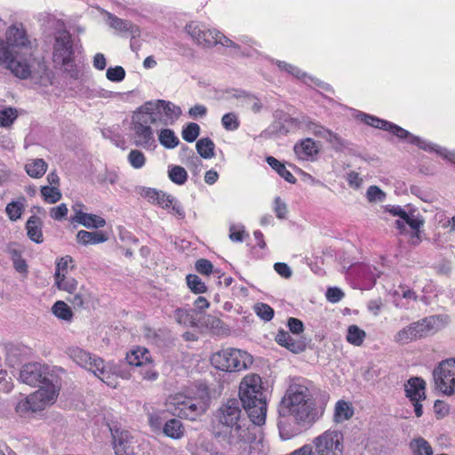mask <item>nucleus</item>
<instances>
[{
    "instance_id": "1",
    "label": "nucleus",
    "mask_w": 455,
    "mask_h": 455,
    "mask_svg": "<svg viewBox=\"0 0 455 455\" xmlns=\"http://www.w3.org/2000/svg\"><path fill=\"white\" fill-rule=\"evenodd\" d=\"M261 431L250 425L240 400H227L214 412L212 435L220 442L243 449L241 455H267L257 440Z\"/></svg>"
},
{
    "instance_id": "2",
    "label": "nucleus",
    "mask_w": 455,
    "mask_h": 455,
    "mask_svg": "<svg viewBox=\"0 0 455 455\" xmlns=\"http://www.w3.org/2000/svg\"><path fill=\"white\" fill-rule=\"evenodd\" d=\"M20 378L23 383L39 387L36 392L39 398H54L59 395L60 379L54 374H45L40 363L25 364L20 370Z\"/></svg>"
},
{
    "instance_id": "3",
    "label": "nucleus",
    "mask_w": 455,
    "mask_h": 455,
    "mask_svg": "<svg viewBox=\"0 0 455 455\" xmlns=\"http://www.w3.org/2000/svg\"><path fill=\"white\" fill-rule=\"evenodd\" d=\"M52 61L62 68L69 77L78 78V69L75 63V48L71 34L66 30H58L54 34Z\"/></svg>"
},
{
    "instance_id": "4",
    "label": "nucleus",
    "mask_w": 455,
    "mask_h": 455,
    "mask_svg": "<svg viewBox=\"0 0 455 455\" xmlns=\"http://www.w3.org/2000/svg\"><path fill=\"white\" fill-rule=\"evenodd\" d=\"M279 404L303 427H309L316 422L325 409V403H317L316 400H280Z\"/></svg>"
},
{
    "instance_id": "5",
    "label": "nucleus",
    "mask_w": 455,
    "mask_h": 455,
    "mask_svg": "<svg viewBox=\"0 0 455 455\" xmlns=\"http://www.w3.org/2000/svg\"><path fill=\"white\" fill-rule=\"evenodd\" d=\"M344 436L340 431H325L316 436L312 444H305L290 455H343Z\"/></svg>"
},
{
    "instance_id": "6",
    "label": "nucleus",
    "mask_w": 455,
    "mask_h": 455,
    "mask_svg": "<svg viewBox=\"0 0 455 455\" xmlns=\"http://www.w3.org/2000/svg\"><path fill=\"white\" fill-rule=\"evenodd\" d=\"M159 121L160 118L157 117V114L152 116L148 110L144 109V106L134 112L132 117V129L134 132L133 140L137 147L148 149L156 148L153 129L160 127L157 124Z\"/></svg>"
},
{
    "instance_id": "7",
    "label": "nucleus",
    "mask_w": 455,
    "mask_h": 455,
    "mask_svg": "<svg viewBox=\"0 0 455 455\" xmlns=\"http://www.w3.org/2000/svg\"><path fill=\"white\" fill-rule=\"evenodd\" d=\"M211 363L220 371L232 372L249 368L253 363V358L246 351L227 348L214 353L211 357Z\"/></svg>"
},
{
    "instance_id": "8",
    "label": "nucleus",
    "mask_w": 455,
    "mask_h": 455,
    "mask_svg": "<svg viewBox=\"0 0 455 455\" xmlns=\"http://www.w3.org/2000/svg\"><path fill=\"white\" fill-rule=\"evenodd\" d=\"M435 388L443 395H455V359L442 361L433 371Z\"/></svg>"
},
{
    "instance_id": "9",
    "label": "nucleus",
    "mask_w": 455,
    "mask_h": 455,
    "mask_svg": "<svg viewBox=\"0 0 455 455\" xmlns=\"http://www.w3.org/2000/svg\"><path fill=\"white\" fill-rule=\"evenodd\" d=\"M0 65L20 79H27L30 76L31 69L27 60L19 56L18 52L7 46L1 38Z\"/></svg>"
},
{
    "instance_id": "10",
    "label": "nucleus",
    "mask_w": 455,
    "mask_h": 455,
    "mask_svg": "<svg viewBox=\"0 0 455 455\" xmlns=\"http://www.w3.org/2000/svg\"><path fill=\"white\" fill-rule=\"evenodd\" d=\"M438 317L430 316L421 321L412 323L403 330L399 331L395 336V340L400 343H408L417 339L427 337L435 332V325Z\"/></svg>"
},
{
    "instance_id": "11",
    "label": "nucleus",
    "mask_w": 455,
    "mask_h": 455,
    "mask_svg": "<svg viewBox=\"0 0 455 455\" xmlns=\"http://www.w3.org/2000/svg\"><path fill=\"white\" fill-rule=\"evenodd\" d=\"M289 121L291 123H298L301 127H306L311 131L315 136L325 139L336 151H343L349 145L347 140L340 138L338 134L313 122L307 116H302L299 120L290 117Z\"/></svg>"
},
{
    "instance_id": "12",
    "label": "nucleus",
    "mask_w": 455,
    "mask_h": 455,
    "mask_svg": "<svg viewBox=\"0 0 455 455\" xmlns=\"http://www.w3.org/2000/svg\"><path fill=\"white\" fill-rule=\"evenodd\" d=\"M116 455H138L133 437L117 423L108 424Z\"/></svg>"
},
{
    "instance_id": "13",
    "label": "nucleus",
    "mask_w": 455,
    "mask_h": 455,
    "mask_svg": "<svg viewBox=\"0 0 455 455\" xmlns=\"http://www.w3.org/2000/svg\"><path fill=\"white\" fill-rule=\"evenodd\" d=\"M240 402L250 425H253L260 430L259 427L266 422L267 400H240Z\"/></svg>"
},
{
    "instance_id": "14",
    "label": "nucleus",
    "mask_w": 455,
    "mask_h": 455,
    "mask_svg": "<svg viewBox=\"0 0 455 455\" xmlns=\"http://www.w3.org/2000/svg\"><path fill=\"white\" fill-rule=\"evenodd\" d=\"M143 106L144 109L148 110L152 116L157 114V117L160 118L157 124L160 126L167 125L169 119L178 118L181 114V110L179 107L165 100H157L156 102L149 101Z\"/></svg>"
},
{
    "instance_id": "15",
    "label": "nucleus",
    "mask_w": 455,
    "mask_h": 455,
    "mask_svg": "<svg viewBox=\"0 0 455 455\" xmlns=\"http://www.w3.org/2000/svg\"><path fill=\"white\" fill-rule=\"evenodd\" d=\"M387 210L393 215L398 216L400 219L395 221V226L400 230V234L406 232L405 225L407 224L412 230H418L424 225L422 217L414 216L412 212H406L401 206H388Z\"/></svg>"
},
{
    "instance_id": "16",
    "label": "nucleus",
    "mask_w": 455,
    "mask_h": 455,
    "mask_svg": "<svg viewBox=\"0 0 455 455\" xmlns=\"http://www.w3.org/2000/svg\"><path fill=\"white\" fill-rule=\"evenodd\" d=\"M185 30L199 45L207 48L216 45V31L207 29L202 24L192 21L185 27Z\"/></svg>"
},
{
    "instance_id": "17",
    "label": "nucleus",
    "mask_w": 455,
    "mask_h": 455,
    "mask_svg": "<svg viewBox=\"0 0 455 455\" xmlns=\"http://www.w3.org/2000/svg\"><path fill=\"white\" fill-rule=\"evenodd\" d=\"M264 387L259 375L251 373L246 375L239 386V398H258L263 396Z\"/></svg>"
},
{
    "instance_id": "18",
    "label": "nucleus",
    "mask_w": 455,
    "mask_h": 455,
    "mask_svg": "<svg viewBox=\"0 0 455 455\" xmlns=\"http://www.w3.org/2000/svg\"><path fill=\"white\" fill-rule=\"evenodd\" d=\"M280 404H278V430L280 437L283 440H290L291 438L298 435L301 432V425L297 424L296 420H291V415L283 411Z\"/></svg>"
},
{
    "instance_id": "19",
    "label": "nucleus",
    "mask_w": 455,
    "mask_h": 455,
    "mask_svg": "<svg viewBox=\"0 0 455 455\" xmlns=\"http://www.w3.org/2000/svg\"><path fill=\"white\" fill-rule=\"evenodd\" d=\"M193 400H181L177 403V415L180 418H186L195 420L196 417L204 414L209 408V400H200L199 403H194Z\"/></svg>"
},
{
    "instance_id": "20",
    "label": "nucleus",
    "mask_w": 455,
    "mask_h": 455,
    "mask_svg": "<svg viewBox=\"0 0 455 455\" xmlns=\"http://www.w3.org/2000/svg\"><path fill=\"white\" fill-rule=\"evenodd\" d=\"M69 357L78 365L92 371L96 367H102V359L98 356H92L89 352L78 347H72L68 349Z\"/></svg>"
},
{
    "instance_id": "21",
    "label": "nucleus",
    "mask_w": 455,
    "mask_h": 455,
    "mask_svg": "<svg viewBox=\"0 0 455 455\" xmlns=\"http://www.w3.org/2000/svg\"><path fill=\"white\" fill-rule=\"evenodd\" d=\"M7 46L13 50V47L28 48L30 47V41L22 24L20 26L12 25L6 31Z\"/></svg>"
},
{
    "instance_id": "22",
    "label": "nucleus",
    "mask_w": 455,
    "mask_h": 455,
    "mask_svg": "<svg viewBox=\"0 0 455 455\" xmlns=\"http://www.w3.org/2000/svg\"><path fill=\"white\" fill-rule=\"evenodd\" d=\"M52 400H20L15 406L16 412L20 417H30L34 414L44 411Z\"/></svg>"
},
{
    "instance_id": "23",
    "label": "nucleus",
    "mask_w": 455,
    "mask_h": 455,
    "mask_svg": "<svg viewBox=\"0 0 455 455\" xmlns=\"http://www.w3.org/2000/svg\"><path fill=\"white\" fill-rule=\"evenodd\" d=\"M317 395L316 388L310 382L293 380L283 398H312Z\"/></svg>"
},
{
    "instance_id": "24",
    "label": "nucleus",
    "mask_w": 455,
    "mask_h": 455,
    "mask_svg": "<svg viewBox=\"0 0 455 455\" xmlns=\"http://www.w3.org/2000/svg\"><path fill=\"white\" fill-rule=\"evenodd\" d=\"M275 341L293 354H299L307 348V343L304 339H295L288 331L283 330L277 332Z\"/></svg>"
},
{
    "instance_id": "25",
    "label": "nucleus",
    "mask_w": 455,
    "mask_h": 455,
    "mask_svg": "<svg viewBox=\"0 0 455 455\" xmlns=\"http://www.w3.org/2000/svg\"><path fill=\"white\" fill-rule=\"evenodd\" d=\"M106 16L107 23L112 28L121 33H128L133 38L140 36L139 28L130 20L120 19L108 12H106Z\"/></svg>"
},
{
    "instance_id": "26",
    "label": "nucleus",
    "mask_w": 455,
    "mask_h": 455,
    "mask_svg": "<svg viewBox=\"0 0 455 455\" xmlns=\"http://www.w3.org/2000/svg\"><path fill=\"white\" fill-rule=\"evenodd\" d=\"M387 131L391 132L393 134H395L396 137L400 139L408 140V141L411 144L416 145L423 150L431 151L432 148H435L433 144L427 143V141L421 140L419 137L412 135L408 131L393 123H390V127L387 128Z\"/></svg>"
},
{
    "instance_id": "27",
    "label": "nucleus",
    "mask_w": 455,
    "mask_h": 455,
    "mask_svg": "<svg viewBox=\"0 0 455 455\" xmlns=\"http://www.w3.org/2000/svg\"><path fill=\"white\" fill-rule=\"evenodd\" d=\"M75 216L72 221L77 222L87 228H100L106 225V220L98 215L83 212L82 210H76V205L73 206Z\"/></svg>"
},
{
    "instance_id": "28",
    "label": "nucleus",
    "mask_w": 455,
    "mask_h": 455,
    "mask_svg": "<svg viewBox=\"0 0 455 455\" xmlns=\"http://www.w3.org/2000/svg\"><path fill=\"white\" fill-rule=\"evenodd\" d=\"M404 391L407 398H427L426 382L420 377H411L404 383Z\"/></svg>"
},
{
    "instance_id": "29",
    "label": "nucleus",
    "mask_w": 455,
    "mask_h": 455,
    "mask_svg": "<svg viewBox=\"0 0 455 455\" xmlns=\"http://www.w3.org/2000/svg\"><path fill=\"white\" fill-rule=\"evenodd\" d=\"M152 359L150 352L142 347H137L135 349H132L130 352L126 354L125 360L129 365H133L137 367H142L144 365H148L150 360Z\"/></svg>"
},
{
    "instance_id": "30",
    "label": "nucleus",
    "mask_w": 455,
    "mask_h": 455,
    "mask_svg": "<svg viewBox=\"0 0 455 455\" xmlns=\"http://www.w3.org/2000/svg\"><path fill=\"white\" fill-rule=\"evenodd\" d=\"M184 398H210L209 387L204 381L197 380L184 387L180 394Z\"/></svg>"
},
{
    "instance_id": "31",
    "label": "nucleus",
    "mask_w": 455,
    "mask_h": 455,
    "mask_svg": "<svg viewBox=\"0 0 455 455\" xmlns=\"http://www.w3.org/2000/svg\"><path fill=\"white\" fill-rule=\"evenodd\" d=\"M355 414V408L351 402L347 400H338L333 413V421L342 423L350 419Z\"/></svg>"
},
{
    "instance_id": "32",
    "label": "nucleus",
    "mask_w": 455,
    "mask_h": 455,
    "mask_svg": "<svg viewBox=\"0 0 455 455\" xmlns=\"http://www.w3.org/2000/svg\"><path fill=\"white\" fill-rule=\"evenodd\" d=\"M108 239L107 234L103 231L80 230L76 234V242L83 245L98 244L106 242Z\"/></svg>"
},
{
    "instance_id": "33",
    "label": "nucleus",
    "mask_w": 455,
    "mask_h": 455,
    "mask_svg": "<svg viewBox=\"0 0 455 455\" xmlns=\"http://www.w3.org/2000/svg\"><path fill=\"white\" fill-rule=\"evenodd\" d=\"M294 152L299 159L305 160L318 153V148L315 142L310 139L302 140L294 146Z\"/></svg>"
},
{
    "instance_id": "34",
    "label": "nucleus",
    "mask_w": 455,
    "mask_h": 455,
    "mask_svg": "<svg viewBox=\"0 0 455 455\" xmlns=\"http://www.w3.org/2000/svg\"><path fill=\"white\" fill-rule=\"evenodd\" d=\"M27 235L28 238L36 243H43L42 221L39 217L33 215L26 223Z\"/></svg>"
},
{
    "instance_id": "35",
    "label": "nucleus",
    "mask_w": 455,
    "mask_h": 455,
    "mask_svg": "<svg viewBox=\"0 0 455 455\" xmlns=\"http://www.w3.org/2000/svg\"><path fill=\"white\" fill-rule=\"evenodd\" d=\"M67 300L75 309L84 308V305L91 300V292L84 286L76 290L73 294H69Z\"/></svg>"
},
{
    "instance_id": "36",
    "label": "nucleus",
    "mask_w": 455,
    "mask_h": 455,
    "mask_svg": "<svg viewBox=\"0 0 455 455\" xmlns=\"http://www.w3.org/2000/svg\"><path fill=\"white\" fill-rule=\"evenodd\" d=\"M267 163L272 169H274L282 178L291 184H295L296 178L288 171L285 165L274 156H267Z\"/></svg>"
},
{
    "instance_id": "37",
    "label": "nucleus",
    "mask_w": 455,
    "mask_h": 455,
    "mask_svg": "<svg viewBox=\"0 0 455 455\" xmlns=\"http://www.w3.org/2000/svg\"><path fill=\"white\" fill-rule=\"evenodd\" d=\"M204 323L213 334L216 335L228 334L229 331L228 326L220 318L212 315H208L204 318Z\"/></svg>"
},
{
    "instance_id": "38",
    "label": "nucleus",
    "mask_w": 455,
    "mask_h": 455,
    "mask_svg": "<svg viewBox=\"0 0 455 455\" xmlns=\"http://www.w3.org/2000/svg\"><path fill=\"white\" fill-rule=\"evenodd\" d=\"M164 433L166 436L172 439H179L184 434V427L180 420L172 419L167 420L164 426Z\"/></svg>"
},
{
    "instance_id": "39",
    "label": "nucleus",
    "mask_w": 455,
    "mask_h": 455,
    "mask_svg": "<svg viewBox=\"0 0 455 455\" xmlns=\"http://www.w3.org/2000/svg\"><path fill=\"white\" fill-rule=\"evenodd\" d=\"M93 374L97 376L101 381L106 383L108 387H116L117 386V380L115 377L114 373L109 371V366H106L104 361L102 360V367L99 366V369L96 367L92 370Z\"/></svg>"
},
{
    "instance_id": "40",
    "label": "nucleus",
    "mask_w": 455,
    "mask_h": 455,
    "mask_svg": "<svg viewBox=\"0 0 455 455\" xmlns=\"http://www.w3.org/2000/svg\"><path fill=\"white\" fill-rule=\"evenodd\" d=\"M196 148L200 156L204 159H210L214 156L215 144L210 138L198 140Z\"/></svg>"
},
{
    "instance_id": "41",
    "label": "nucleus",
    "mask_w": 455,
    "mask_h": 455,
    "mask_svg": "<svg viewBox=\"0 0 455 455\" xmlns=\"http://www.w3.org/2000/svg\"><path fill=\"white\" fill-rule=\"evenodd\" d=\"M412 455H433V449L429 443L423 437L413 439L410 443Z\"/></svg>"
},
{
    "instance_id": "42",
    "label": "nucleus",
    "mask_w": 455,
    "mask_h": 455,
    "mask_svg": "<svg viewBox=\"0 0 455 455\" xmlns=\"http://www.w3.org/2000/svg\"><path fill=\"white\" fill-rule=\"evenodd\" d=\"M25 169L30 177L40 178L45 173L47 170V164L43 159L38 158L27 164Z\"/></svg>"
},
{
    "instance_id": "43",
    "label": "nucleus",
    "mask_w": 455,
    "mask_h": 455,
    "mask_svg": "<svg viewBox=\"0 0 455 455\" xmlns=\"http://www.w3.org/2000/svg\"><path fill=\"white\" fill-rule=\"evenodd\" d=\"M158 140L162 146L169 149L174 148L180 143L179 138L171 129H162L158 135Z\"/></svg>"
},
{
    "instance_id": "44",
    "label": "nucleus",
    "mask_w": 455,
    "mask_h": 455,
    "mask_svg": "<svg viewBox=\"0 0 455 455\" xmlns=\"http://www.w3.org/2000/svg\"><path fill=\"white\" fill-rule=\"evenodd\" d=\"M366 337L363 330L360 329L357 325H350L347 329V341L354 346H361Z\"/></svg>"
},
{
    "instance_id": "45",
    "label": "nucleus",
    "mask_w": 455,
    "mask_h": 455,
    "mask_svg": "<svg viewBox=\"0 0 455 455\" xmlns=\"http://www.w3.org/2000/svg\"><path fill=\"white\" fill-rule=\"evenodd\" d=\"M169 179L177 185H183L188 180V172L182 166L171 165L168 170Z\"/></svg>"
},
{
    "instance_id": "46",
    "label": "nucleus",
    "mask_w": 455,
    "mask_h": 455,
    "mask_svg": "<svg viewBox=\"0 0 455 455\" xmlns=\"http://www.w3.org/2000/svg\"><path fill=\"white\" fill-rule=\"evenodd\" d=\"M174 318L176 322L180 325L190 327L196 326V322L191 310L177 308L174 312Z\"/></svg>"
},
{
    "instance_id": "47",
    "label": "nucleus",
    "mask_w": 455,
    "mask_h": 455,
    "mask_svg": "<svg viewBox=\"0 0 455 455\" xmlns=\"http://www.w3.org/2000/svg\"><path fill=\"white\" fill-rule=\"evenodd\" d=\"M52 311L55 316L61 320L71 321L73 317L71 308L62 300H58L55 302L52 307Z\"/></svg>"
},
{
    "instance_id": "48",
    "label": "nucleus",
    "mask_w": 455,
    "mask_h": 455,
    "mask_svg": "<svg viewBox=\"0 0 455 455\" xmlns=\"http://www.w3.org/2000/svg\"><path fill=\"white\" fill-rule=\"evenodd\" d=\"M55 284L59 290L65 291L69 294H73L78 289V283L76 279L72 277H66L65 275L60 276L59 278H55Z\"/></svg>"
},
{
    "instance_id": "49",
    "label": "nucleus",
    "mask_w": 455,
    "mask_h": 455,
    "mask_svg": "<svg viewBox=\"0 0 455 455\" xmlns=\"http://www.w3.org/2000/svg\"><path fill=\"white\" fill-rule=\"evenodd\" d=\"M188 288L196 294L204 293L207 291L205 283L202 279L193 274H189L186 277Z\"/></svg>"
},
{
    "instance_id": "50",
    "label": "nucleus",
    "mask_w": 455,
    "mask_h": 455,
    "mask_svg": "<svg viewBox=\"0 0 455 455\" xmlns=\"http://www.w3.org/2000/svg\"><path fill=\"white\" fill-rule=\"evenodd\" d=\"M360 116L363 122L372 127L382 129L384 131H387V128L390 127V122L379 119V117L364 113H361Z\"/></svg>"
},
{
    "instance_id": "51",
    "label": "nucleus",
    "mask_w": 455,
    "mask_h": 455,
    "mask_svg": "<svg viewBox=\"0 0 455 455\" xmlns=\"http://www.w3.org/2000/svg\"><path fill=\"white\" fill-rule=\"evenodd\" d=\"M41 194L44 201L49 204H55L61 198L60 191L55 187L44 186Z\"/></svg>"
},
{
    "instance_id": "52",
    "label": "nucleus",
    "mask_w": 455,
    "mask_h": 455,
    "mask_svg": "<svg viewBox=\"0 0 455 455\" xmlns=\"http://www.w3.org/2000/svg\"><path fill=\"white\" fill-rule=\"evenodd\" d=\"M200 134V126L196 123H189L181 132L182 138L187 142H194Z\"/></svg>"
},
{
    "instance_id": "53",
    "label": "nucleus",
    "mask_w": 455,
    "mask_h": 455,
    "mask_svg": "<svg viewBox=\"0 0 455 455\" xmlns=\"http://www.w3.org/2000/svg\"><path fill=\"white\" fill-rule=\"evenodd\" d=\"M17 110L13 108H6L0 110V126L8 127L17 118Z\"/></svg>"
},
{
    "instance_id": "54",
    "label": "nucleus",
    "mask_w": 455,
    "mask_h": 455,
    "mask_svg": "<svg viewBox=\"0 0 455 455\" xmlns=\"http://www.w3.org/2000/svg\"><path fill=\"white\" fill-rule=\"evenodd\" d=\"M128 161L133 168L140 169L144 166L146 163V157L141 151L138 149H132L128 155Z\"/></svg>"
},
{
    "instance_id": "55",
    "label": "nucleus",
    "mask_w": 455,
    "mask_h": 455,
    "mask_svg": "<svg viewBox=\"0 0 455 455\" xmlns=\"http://www.w3.org/2000/svg\"><path fill=\"white\" fill-rule=\"evenodd\" d=\"M223 127L228 131H235L240 125V122L236 114L228 113L225 114L221 118Z\"/></svg>"
},
{
    "instance_id": "56",
    "label": "nucleus",
    "mask_w": 455,
    "mask_h": 455,
    "mask_svg": "<svg viewBox=\"0 0 455 455\" xmlns=\"http://www.w3.org/2000/svg\"><path fill=\"white\" fill-rule=\"evenodd\" d=\"M366 197L369 202H383L386 199V193L377 186H370L366 191Z\"/></svg>"
},
{
    "instance_id": "57",
    "label": "nucleus",
    "mask_w": 455,
    "mask_h": 455,
    "mask_svg": "<svg viewBox=\"0 0 455 455\" xmlns=\"http://www.w3.org/2000/svg\"><path fill=\"white\" fill-rule=\"evenodd\" d=\"M24 205L20 202H12L6 206V212L12 220H17L20 218Z\"/></svg>"
},
{
    "instance_id": "58",
    "label": "nucleus",
    "mask_w": 455,
    "mask_h": 455,
    "mask_svg": "<svg viewBox=\"0 0 455 455\" xmlns=\"http://www.w3.org/2000/svg\"><path fill=\"white\" fill-rule=\"evenodd\" d=\"M243 103L245 106L250 108L251 109V111L254 113L260 112L263 108V105H262L261 101L259 100V99L253 94H249V93L244 94Z\"/></svg>"
},
{
    "instance_id": "59",
    "label": "nucleus",
    "mask_w": 455,
    "mask_h": 455,
    "mask_svg": "<svg viewBox=\"0 0 455 455\" xmlns=\"http://www.w3.org/2000/svg\"><path fill=\"white\" fill-rule=\"evenodd\" d=\"M180 156L188 157L187 164H191L196 167L202 166L201 159L198 156H196L195 155V152L188 146L183 145L181 147Z\"/></svg>"
},
{
    "instance_id": "60",
    "label": "nucleus",
    "mask_w": 455,
    "mask_h": 455,
    "mask_svg": "<svg viewBox=\"0 0 455 455\" xmlns=\"http://www.w3.org/2000/svg\"><path fill=\"white\" fill-rule=\"evenodd\" d=\"M257 315L264 321H270L274 316V309L265 303H259L255 306Z\"/></svg>"
},
{
    "instance_id": "61",
    "label": "nucleus",
    "mask_w": 455,
    "mask_h": 455,
    "mask_svg": "<svg viewBox=\"0 0 455 455\" xmlns=\"http://www.w3.org/2000/svg\"><path fill=\"white\" fill-rule=\"evenodd\" d=\"M108 366L109 371H111V372L114 373L116 379L120 377L121 379H127L131 376L129 371L124 367V364L122 363H108Z\"/></svg>"
},
{
    "instance_id": "62",
    "label": "nucleus",
    "mask_w": 455,
    "mask_h": 455,
    "mask_svg": "<svg viewBox=\"0 0 455 455\" xmlns=\"http://www.w3.org/2000/svg\"><path fill=\"white\" fill-rule=\"evenodd\" d=\"M107 78L112 82H121L125 76V71L121 66L109 68L107 70Z\"/></svg>"
},
{
    "instance_id": "63",
    "label": "nucleus",
    "mask_w": 455,
    "mask_h": 455,
    "mask_svg": "<svg viewBox=\"0 0 455 455\" xmlns=\"http://www.w3.org/2000/svg\"><path fill=\"white\" fill-rule=\"evenodd\" d=\"M72 261V258L68 255L60 258L56 265L54 278H59L60 276H62V275H65L68 264Z\"/></svg>"
},
{
    "instance_id": "64",
    "label": "nucleus",
    "mask_w": 455,
    "mask_h": 455,
    "mask_svg": "<svg viewBox=\"0 0 455 455\" xmlns=\"http://www.w3.org/2000/svg\"><path fill=\"white\" fill-rule=\"evenodd\" d=\"M195 267L198 273L208 275L212 272L213 265L206 259H199L196 260Z\"/></svg>"
}]
</instances>
